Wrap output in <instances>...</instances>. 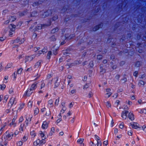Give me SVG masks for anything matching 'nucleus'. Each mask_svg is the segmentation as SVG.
<instances>
[{
  "mask_svg": "<svg viewBox=\"0 0 146 146\" xmlns=\"http://www.w3.org/2000/svg\"><path fill=\"white\" fill-rule=\"evenodd\" d=\"M130 125L133 128L135 129H140L141 128L139 125L136 122H133Z\"/></svg>",
  "mask_w": 146,
  "mask_h": 146,
  "instance_id": "1",
  "label": "nucleus"
},
{
  "mask_svg": "<svg viewBox=\"0 0 146 146\" xmlns=\"http://www.w3.org/2000/svg\"><path fill=\"white\" fill-rule=\"evenodd\" d=\"M35 57V56L34 55H33L30 56H26L25 58V63L29 62L32 60Z\"/></svg>",
  "mask_w": 146,
  "mask_h": 146,
  "instance_id": "2",
  "label": "nucleus"
},
{
  "mask_svg": "<svg viewBox=\"0 0 146 146\" xmlns=\"http://www.w3.org/2000/svg\"><path fill=\"white\" fill-rule=\"evenodd\" d=\"M5 135V138L8 140H10L11 139L13 136V134H10L8 131L6 132Z\"/></svg>",
  "mask_w": 146,
  "mask_h": 146,
  "instance_id": "3",
  "label": "nucleus"
},
{
  "mask_svg": "<svg viewBox=\"0 0 146 146\" xmlns=\"http://www.w3.org/2000/svg\"><path fill=\"white\" fill-rule=\"evenodd\" d=\"M111 90L110 89L108 88L106 90V93L105 94V98H109L111 95L112 93L110 92Z\"/></svg>",
  "mask_w": 146,
  "mask_h": 146,
  "instance_id": "4",
  "label": "nucleus"
},
{
  "mask_svg": "<svg viewBox=\"0 0 146 146\" xmlns=\"http://www.w3.org/2000/svg\"><path fill=\"white\" fill-rule=\"evenodd\" d=\"M39 134L41 136L42 141L43 140V142H45L44 140L46 138L45 135V133L44 132L40 131H39Z\"/></svg>",
  "mask_w": 146,
  "mask_h": 146,
  "instance_id": "5",
  "label": "nucleus"
},
{
  "mask_svg": "<svg viewBox=\"0 0 146 146\" xmlns=\"http://www.w3.org/2000/svg\"><path fill=\"white\" fill-rule=\"evenodd\" d=\"M128 113V111L126 110L122 111L121 113V117L123 119H126L127 118V114Z\"/></svg>",
  "mask_w": 146,
  "mask_h": 146,
  "instance_id": "6",
  "label": "nucleus"
},
{
  "mask_svg": "<svg viewBox=\"0 0 146 146\" xmlns=\"http://www.w3.org/2000/svg\"><path fill=\"white\" fill-rule=\"evenodd\" d=\"M32 93V91L30 89H28L24 94V96H30Z\"/></svg>",
  "mask_w": 146,
  "mask_h": 146,
  "instance_id": "7",
  "label": "nucleus"
},
{
  "mask_svg": "<svg viewBox=\"0 0 146 146\" xmlns=\"http://www.w3.org/2000/svg\"><path fill=\"white\" fill-rule=\"evenodd\" d=\"M15 100V98L13 97H12L11 98L8 104V105L10 107H11L13 104H14Z\"/></svg>",
  "mask_w": 146,
  "mask_h": 146,
  "instance_id": "8",
  "label": "nucleus"
},
{
  "mask_svg": "<svg viewBox=\"0 0 146 146\" xmlns=\"http://www.w3.org/2000/svg\"><path fill=\"white\" fill-rule=\"evenodd\" d=\"M48 123L46 121H44L43 122L42 125V128L44 129H46L48 127Z\"/></svg>",
  "mask_w": 146,
  "mask_h": 146,
  "instance_id": "9",
  "label": "nucleus"
},
{
  "mask_svg": "<svg viewBox=\"0 0 146 146\" xmlns=\"http://www.w3.org/2000/svg\"><path fill=\"white\" fill-rule=\"evenodd\" d=\"M45 143V142H43L42 140L40 141V140L38 139L34 142L33 145L35 146H36L40 143Z\"/></svg>",
  "mask_w": 146,
  "mask_h": 146,
  "instance_id": "10",
  "label": "nucleus"
},
{
  "mask_svg": "<svg viewBox=\"0 0 146 146\" xmlns=\"http://www.w3.org/2000/svg\"><path fill=\"white\" fill-rule=\"evenodd\" d=\"M103 27V24H101L98 25L94 27L93 29V31H96L99 29L100 28H102Z\"/></svg>",
  "mask_w": 146,
  "mask_h": 146,
  "instance_id": "11",
  "label": "nucleus"
},
{
  "mask_svg": "<svg viewBox=\"0 0 146 146\" xmlns=\"http://www.w3.org/2000/svg\"><path fill=\"white\" fill-rule=\"evenodd\" d=\"M58 49V47L56 46H54L52 49L53 54L56 55L57 54V51Z\"/></svg>",
  "mask_w": 146,
  "mask_h": 146,
  "instance_id": "12",
  "label": "nucleus"
},
{
  "mask_svg": "<svg viewBox=\"0 0 146 146\" xmlns=\"http://www.w3.org/2000/svg\"><path fill=\"white\" fill-rule=\"evenodd\" d=\"M32 117L30 116L26 117V120L25 122L27 126L28 125V124L31 121Z\"/></svg>",
  "mask_w": 146,
  "mask_h": 146,
  "instance_id": "13",
  "label": "nucleus"
},
{
  "mask_svg": "<svg viewBox=\"0 0 146 146\" xmlns=\"http://www.w3.org/2000/svg\"><path fill=\"white\" fill-rule=\"evenodd\" d=\"M20 39L19 38H17L16 39L14 40H11L10 41L11 44H13L14 43H19Z\"/></svg>",
  "mask_w": 146,
  "mask_h": 146,
  "instance_id": "14",
  "label": "nucleus"
},
{
  "mask_svg": "<svg viewBox=\"0 0 146 146\" xmlns=\"http://www.w3.org/2000/svg\"><path fill=\"white\" fill-rule=\"evenodd\" d=\"M66 108H64V107L62 108V109L60 111V113L58 115L59 117H61L62 115H61V114H62L64 113V111L66 110Z\"/></svg>",
  "mask_w": 146,
  "mask_h": 146,
  "instance_id": "15",
  "label": "nucleus"
},
{
  "mask_svg": "<svg viewBox=\"0 0 146 146\" xmlns=\"http://www.w3.org/2000/svg\"><path fill=\"white\" fill-rule=\"evenodd\" d=\"M128 117L131 121H133L134 119V115L131 113L130 112L129 113Z\"/></svg>",
  "mask_w": 146,
  "mask_h": 146,
  "instance_id": "16",
  "label": "nucleus"
},
{
  "mask_svg": "<svg viewBox=\"0 0 146 146\" xmlns=\"http://www.w3.org/2000/svg\"><path fill=\"white\" fill-rule=\"evenodd\" d=\"M55 82V86L56 87H58L59 84V81L57 78L54 79L52 80Z\"/></svg>",
  "mask_w": 146,
  "mask_h": 146,
  "instance_id": "17",
  "label": "nucleus"
},
{
  "mask_svg": "<svg viewBox=\"0 0 146 146\" xmlns=\"http://www.w3.org/2000/svg\"><path fill=\"white\" fill-rule=\"evenodd\" d=\"M41 64V61H39L37 62L35 64L34 66L35 68H39Z\"/></svg>",
  "mask_w": 146,
  "mask_h": 146,
  "instance_id": "18",
  "label": "nucleus"
},
{
  "mask_svg": "<svg viewBox=\"0 0 146 146\" xmlns=\"http://www.w3.org/2000/svg\"><path fill=\"white\" fill-rule=\"evenodd\" d=\"M12 65L11 63H8L7 65V66L5 67L4 70H7L8 69L11 68L12 67Z\"/></svg>",
  "mask_w": 146,
  "mask_h": 146,
  "instance_id": "19",
  "label": "nucleus"
},
{
  "mask_svg": "<svg viewBox=\"0 0 146 146\" xmlns=\"http://www.w3.org/2000/svg\"><path fill=\"white\" fill-rule=\"evenodd\" d=\"M30 134L33 137H35L36 135V133L34 130H31L30 131Z\"/></svg>",
  "mask_w": 146,
  "mask_h": 146,
  "instance_id": "20",
  "label": "nucleus"
},
{
  "mask_svg": "<svg viewBox=\"0 0 146 146\" xmlns=\"http://www.w3.org/2000/svg\"><path fill=\"white\" fill-rule=\"evenodd\" d=\"M36 84H33L32 85L30 88L32 91L34 90L36 88Z\"/></svg>",
  "mask_w": 146,
  "mask_h": 146,
  "instance_id": "21",
  "label": "nucleus"
},
{
  "mask_svg": "<svg viewBox=\"0 0 146 146\" xmlns=\"http://www.w3.org/2000/svg\"><path fill=\"white\" fill-rule=\"evenodd\" d=\"M106 107L108 108H110L111 107V104L109 101H108L106 103Z\"/></svg>",
  "mask_w": 146,
  "mask_h": 146,
  "instance_id": "22",
  "label": "nucleus"
},
{
  "mask_svg": "<svg viewBox=\"0 0 146 146\" xmlns=\"http://www.w3.org/2000/svg\"><path fill=\"white\" fill-rule=\"evenodd\" d=\"M6 86L4 84H3L1 85H0V90H3L5 88Z\"/></svg>",
  "mask_w": 146,
  "mask_h": 146,
  "instance_id": "23",
  "label": "nucleus"
},
{
  "mask_svg": "<svg viewBox=\"0 0 146 146\" xmlns=\"http://www.w3.org/2000/svg\"><path fill=\"white\" fill-rule=\"evenodd\" d=\"M51 54H52V52L51 51H49L47 53V58L48 59H50V56L51 55Z\"/></svg>",
  "mask_w": 146,
  "mask_h": 146,
  "instance_id": "24",
  "label": "nucleus"
},
{
  "mask_svg": "<svg viewBox=\"0 0 146 146\" xmlns=\"http://www.w3.org/2000/svg\"><path fill=\"white\" fill-rule=\"evenodd\" d=\"M58 30V28H55L53 29L51 31V32L52 33H55L57 32Z\"/></svg>",
  "mask_w": 146,
  "mask_h": 146,
  "instance_id": "25",
  "label": "nucleus"
},
{
  "mask_svg": "<svg viewBox=\"0 0 146 146\" xmlns=\"http://www.w3.org/2000/svg\"><path fill=\"white\" fill-rule=\"evenodd\" d=\"M144 84V82L142 80L140 81L138 85L140 86H143Z\"/></svg>",
  "mask_w": 146,
  "mask_h": 146,
  "instance_id": "26",
  "label": "nucleus"
},
{
  "mask_svg": "<svg viewBox=\"0 0 146 146\" xmlns=\"http://www.w3.org/2000/svg\"><path fill=\"white\" fill-rule=\"evenodd\" d=\"M139 112L141 113H144L145 114L146 113V109H141L140 111H139Z\"/></svg>",
  "mask_w": 146,
  "mask_h": 146,
  "instance_id": "27",
  "label": "nucleus"
},
{
  "mask_svg": "<svg viewBox=\"0 0 146 146\" xmlns=\"http://www.w3.org/2000/svg\"><path fill=\"white\" fill-rule=\"evenodd\" d=\"M124 124L123 122H122L119 125V127L121 129H123L124 127Z\"/></svg>",
  "mask_w": 146,
  "mask_h": 146,
  "instance_id": "28",
  "label": "nucleus"
},
{
  "mask_svg": "<svg viewBox=\"0 0 146 146\" xmlns=\"http://www.w3.org/2000/svg\"><path fill=\"white\" fill-rule=\"evenodd\" d=\"M39 110L37 108H36L34 110V114L35 115H37L39 112Z\"/></svg>",
  "mask_w": 146,
  "mask_h": 146,
  "instance_id": "29",
  "label": "nucleus"
},
{
  "mask_svg": "<svg viewBox=\"0 0 146 146\" xmlns=\"http://www.w3.org/2000/svg\"><path fill=\"white\" fill-rule=\"evenodd\" d=\"M84 139H83L80 138L78 140L77 142L79 143L80 144H82L84 141Z\"/></svg>",
  "mask_w": 146,
  "mask_h": 146,
  "instance_id": "30",
  "label": "nucleus"
},
{
  "mask_svg": "<svg viewBox=\"0 0 146 146\" xmlns=\"http://www.w3.org/2000/svg\"><path fill=\"white\" fill-rule=\"evenodd\" d=\"M23 69V68H21L18 69L17 70V74H21L22 71Z\"/></svg>",
  "mask_w": 146,
  "mask_h": 146,
  "instance_id": "31",
  "label": "nucleus"
},
{
  "mask_svg": "<svg viewBox=\"0 0 146 146\" xmlns=\"http://www.w3.org/2000/svg\"><path fill=\"white\" fill-rule=\"evenodd\" d=\"M59 98H57L55 101V104L56 106L58 105V104L59 102Z\"/></svg>",
  "mask_w": 146,
  "mask_h": 146,
  "instance_id": "32",
  "label": "nucleus"
},
{
  "mask_svg": "<svg viewBox=\"0 0 146 146\" xmlns=\"http://www.w3.org/2000/svg\"><path fill=\"white\" fill-rule=\"evenodd\" d=\"M16 123H15L11 122V123L9 124V125L10 126H12L13 127H15L16 126Z\"/></svg>",
  "mask_w": 146,
  "mask_h": 146,
  "instance_id": "33",
  "label": "nucleus"
},
{
  "mask_svg": "<svg viewBox=\"0 0 146 146\" xmlns=\"http://www.w3.org/2000/svg\"><path fill=\"white\" fill-rule=\"evenodd\" d=\"M37 15V13L36 12L34 11L32 12L31 14V16L32 17H34L36 16Z\"/></svg>",
  "mask_w": 146,
  "mask_h": 146,
  "instance_id": "34",
  "label": "nucleus"
},
{
  "mask_svg": "<svg viewBox=\"0 0 146 146\" xmlns=\"http://www.w3.org/2000/svg\"><path fill=\"white\" fill-rule=\"evenodd\" d=\"M13 92V89L12 88H10L9 91V94H12Z\"/></svg>",
  "mask_w": 146,
  "mask_h": 146,
  "instance_id": "35",
  "label": "nucleus"
},
{
  "mask_svg": "<svg viewBox=\"0 0 146 146\" xmlns=\"http://www.w3.org/2000/svg\"><path fill=\"white\" fill-rule=\"evenodd\" d=\"M11 27L12 28V31H14V29L15 28V26L14 25L11 24L10 25V28Z\"/></svg>",
  "mask_w": 146,
  "mask_h": 146,
  "instance_id": "36",
  "label": "nucleus"
},
{
  "mask_svg": "<svg viewBox=\"0 0 146 146\" xmlns=\"http://www.w3.org/2000/svg\"><path fill=\"white\" fill-rule=\"evenodd\" d=\"M23 143L21 141H20L17 142V144L18 146H21L23 145Z\"/></svg>",
  "mask_w": 146,
  "mask_h": 146,
  "instance_id": "37",
  "label": "nucleus"
},
{
  "mask_svg": "<svg viewBox=\"0 0 146 146\" xmlns=\"http://www.w3.org/2000/svg\"><path fill=\"white\" fill-rule=\"evenodd\" d=\"M119 131L118 129L115 128L114 129V133L115 135L117 134L118 133Z\"/></svg>",
  "mask_w": 146,
  "mask_h": 146,
  "instance_id": "38",
  "label": "nucleus"
},
{
  "mask_svg": "<svg viewBox=\"0 0 146 146\" xmlns=\"http://www.w3.org/2000/svg\"><path fill=\"white\" fill-rule=\"evenodd\" d=\"M133 131L131 130H129L128 131L127 134L130 136H132L133 134Z\"/></svg>",
  "mask_w": 146,
  "mask_h": 146,
  "instance_id": "39",
  "label": "nucleus"
},
{
  "mask_svg": "<svg viewBox=\"0 0 146 146\" xmlns=\"http://www.w3.org/2000/svg\"><path fill=\"white\" fill-rule=\"evenodd\" d=\"M6 39L5 37L3 36L2 37H0V41H3Z\"/></svg>",
  "mask_w": 146,
  "mask_h": 146,
  "instance_id": "40",
  "label": "nucleus"
},
{
  "mask_svg": "<svg viewBox=\"0 0 146 146\" xmlns=\"http://www.w3.org/2000/svg\"><path fill=\"white\" fill-rule=\"evenodd\" d=\"M76 92V89H73L71 90L70 92L71 94H75Z\"/></svg>",
  "mask_w": 146,
  "mask_h": 146,
  "instance_id": "41",
  "label": "nucleus"
},
{
  "mask_svg": "<svg viewBox=\"0 0 146 146\" xmlns=\"http://www.w3.org/2000/svg\"><path fill=\"white\" fill-rule=\"evenodd\" d=\"M42 50H39L38 52V53L36 54L35 55L36 56H38L39 55H40L42 53Z\"/></svg>",
  "mask_w": 146,
  "mask_h": 146,
  "instance_id": "42",
  "label": "nucleus"
},
{
  "mask_svg": "<svg viewBox=\"0 0 146 146\" xmlns=\"http://www.w3.org/2000/svg\"><path fill=\"white\" fill-rule=\"evenodd\" d=\"M32 104V102L30 101L28 103V106L29 107H31Z\"/></svg>",
  "mask_w": 146,
  "mask_h": 146,
  "instance_id": "43",
  "label": "nucleus"
},
{
  "mask_svg": "<svg viewBox=\"0 0 146 146\" xmlns=\"http://www.w3.org/2000/svg\"><path fill=\"white\" fill-rule=\"evenodd\" d=\"M89 66L90 68H92L94 66L93 62L91 61L90 62Z\"/></svg>",
  "mask_w": 146,
  "mask_h": 146,
  "instance_id": "44",
  "label": "nucleus"
},
{
  "mask_svg": "<svg viewBox=\"0 0 146 146\" xmlns=\"http://www.w3.org/2000/svg\"><path fill=\"white\" fill-rule=\"evenodd\" d=\"M97 141V146H101L102 143L100 140Z\"/></svg>",
  "mask_w": 146,
  "mask_h": 146,
  "instance_id": "45",
  "label": "nucleus"
},
{
  "mask_svg": "<svg viewBox=\"0 0 146 146\" xmlns=\"http://www.w3.org/2000/svg\"><path fill=\"white\" fill-rule=\"evenodd\" d=\"M24 105L25 104H21L19 108V109L20 110L23 109L24 108Z\"/></svg>",
  "mask_w": 146,
  "mask_h": 146,
  "instance_id": "46",
  "label": "nucleus"
},
{
  "mask_svg": "<svg viewBox=\"0 0 146 146\" xmlns=\"http://www.w3.org/2000/svg\"><path fill=\"white\" fill-rule=\"evenodd\" d=\"M40 48L39 47H35L34 48L33 50L34 52H36Z\"/></svg>",
  "mask_w": 146,
  "mask_h": 146,
  "instance_id": "47",
  "label": "nucleus"
},
{
  "mask_svg": "<svg viewBox=\"0 0 146 146\" xmlns=\"http://www.w3.org/2000/svg\"><path fill=\"white\" fill-rule=\"evenodd\" d=\"M108 144V141L107 140H105L104 141L103 144L105 146H106Z\"/></svg>",
  "mask_w": 146,
  "mask_h": 146,
  "instance_id": "48",
  "label": "nucleus"
},
{
  "mask_svg": "<svg viewBox=\"0 0 146 146\" xmlns=\"http://www.w3.org/2000/svg\"><path fill=\"white\" fill-rule=\"evenodd\" d=\"M102 56L101 55H98L97 56V59L99 60L102 59Z\"/></svg>",
  "mask_w": 146,
  "mask_h": 146,
  "instance_id": "49",
  "label": "nucleus"
},
{
  "mask_svg": "<svg viewBox=\"0 0 146 146\" xmlns=\"http://www.w3.org/2000/svg\"><path fill=\"white\" fill-rule=\"evenodd\" d=\"M53 102V101L52 100H50L48 102V105H51L52 104Z\"/></svg>",
  "mask_w": 146,
  "mask_h": 146,
  "instance_id": "50",
  "label": "nucleus"
},
{
  "mask_svg": "<svg viewBox=\"0 0 146 146\" xmlns=\"http://www.w3.org/2000/svg\"><path fill=\"white\" fill-rule=\"evenodd\" d=\"M15 20V18L14 17H11L10 19V21H13Z\"/></svg>",
  "mask_w": 146,
  "mask_h": 146,
  "instance_id": "51",
  "label": "nucleus"
},
{
  "mask_svg": "<svg viewBox=\"0 0 146 146\" xmlns=\"http://www.w3.org/2000/svg\"><path fill=\"white\" fill-rule=\"evenodd\" d=\"M93 94L92 92H90L88 95V97L90 98H91Z\"/></svg>",
  "mask_w": 146,
  "mask_h": 146,
  "instance_id": "52",
  "label": "nucleus"
},
{
  "mask_svg": "<svg viewBox=\"0 0 146 146\" xmlns=\"http://www.w3.org/2000/svg\"><path fill=\"white\" fill-rule=\"evenodd\" d=\"M89 86V84H86L84 86V89H86L88 88Z\"/></svg>",
  "mask_w": 146,
  "mask_h": 146,
  "instance_id": "53",
  "label": "nucleus"
},
{
  "mask_svg": "<svg viewBox=\"0 0 146 146\" xmlns=\"http://www.w3.org/2000/svg\"><path fill=\"white\" fill-rule=\"evenodd\" d=\"M27 14L26 12H23L21 13L20 14V15L21 16H23Z\"/></svg>",
  "mask_w": 146,
  "mask_h": 146,
  "instance_id": "54",
  "label": "nucleus"
},
{
  "mask_svg": "<svg viewBox=\"0 0 146 146\" xmlns=\"http://www.w3.org/2000/svg\"><path fill=\"white\" fill-rule=\"evenodd\" d=\"M7 142H5L4 143V145H3V143L1 142L0 143V146H6V145L7 144Z\"/></svg>",
  "mask_w": 146,
  "mask_h": 146,
  "instance_id": "55",
  "label": "nucleus"
},
{
  "mask_svg": "<svg viewBox=\"0 0 146 146\" xmlns=\"http://www.w3.org/2000/svg\"><path fill=\"white\" fill-rule=\"evenodd\" d=\"M6 125H7V123L5 122L2 125V126L1 128H2V129L3 130V128H4L5 127Z\"/></svg>",
  "mask_w": 146,
  "mask_h": 146,
  "instance_id": "56",
  "label": "nucleus"
},
{
  "mask_svg": "<svg viewBox=\"0 0 146 146\" xmlns=\"http://www.w3.org/2000/svg\"><path fill=\"white\" fill-rule=\"evenodd\" d=\"M6 125H7V123L5 122L2 125V126L1 128H2V129L3 130V128H4L5 127Z\"/></svg>",
  "mask_w": 146,
  "mask_h": 146,
  "instance_id": "57",
  "label": "nucleus"
},
{
  "mask_svg": "<svg viewBox=\"0 0 146 146\" xmlns=\"http://www.w3.org/2000/svg\"><path fill=\"white\" fill-rule=\"evenodd\" d=\"M50 114V111L48 110L46 112L45 115H49Z\"/></svg>",
  "mask_w": 146,
  "mask_h": 146,
  "instance_id": "58",
  "label": "nucleus"
},
{
  "mask_svg": "<svg viewBox=\"0 0 146 146\" xmlns=\"http://www.w3.org/2000/svg\"><path fill=\"white\" fill-rule=\"evenodd\" d=\"M23 120V117L22 116L20 117L19 119V122H22Z\"/></svg>",
  "mask_w": 146,
  "mask_h": 146,
  "instance_id": "59",
  "label": "nucleus"
},
{
  "mask_svg": "<svg viewBox=\"0 0 146 146\" xmlns=\"http://www.w3.org/2000/svg\"><path fill=\"white\" fill-rule=\"evenodd\" d=\"M45 86V84L43 82H41V86H40V88L42 89V88L44 87Z\"/></svg>",
  "mask_w": 146,
  "mask_h": 146,
  "instance_id": "60",
  "label": "nucleus"
},
{
  "mask_svg": "<svg viewBox=\"0 0 146 146\" xmlns=\"http://www.w3.org/2000/svg\"><path fill=\"white\" fill-rule=\"evenodd\" d=\"M138 73V72L137 71H135L134 72L133 74V75L135 77H137V74Z\"/></svg>",
  "mask_w": 146,
  "mask_h": 146,
  "instance_id": "61",
  "label": "nucleus"
},
{
  "mask_svg": "<svg viewBox=\"0 0 146 146\" xmlns=\"http://www.w3.org/2000/svg\"><path fill=\"white\" fill-rule=\"evenodd\" d=\"M126 103L130 105H131L132 104V102L130 101H126Z\"/></svg>",
  "mask_w": 146,
  "mask_h": 146,
  "instance_id": "62",
  "label": "nucleus"
},
{
  "mask_svg": "<svg viewBox=\"0 0 146 146\" xmlns=\"http://www.w3.org/2000/svg\"><path fill=\"white\" fill-rule=\"evenodd\" d=\"M27 137L25 136H24L23 137V141H25L27 140Z\"/></svg>",
  "mask_w": 146,
  "mask_h": 146,
  "instance_id": "63",
  "label": "nucleus"
},
{
  "mask_svg": "<svg viewBox=\"0 0 146 146\" xmlns=\"http://www.w3.org/2000/svg\"><path fill=\"white\" fill-rule=\"evenodd\" d=\"M142 128L143 130L146 132V126H143L142 127Z\"/></svg>",
  "mask_w": 146,
  "mask_h": 146,
  "instance_id": "64",
  "label": "nucleus"
}]
</instances>
